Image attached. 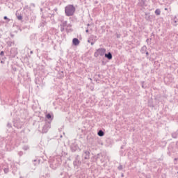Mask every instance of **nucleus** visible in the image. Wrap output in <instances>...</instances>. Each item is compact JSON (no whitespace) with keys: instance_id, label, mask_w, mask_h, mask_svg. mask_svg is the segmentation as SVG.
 I'll list each match as a JSON object with an SVG mask.
<instances>
[{"instance_id":"21","label":"nucleus","mask_w":178,"mask_h":178,"mask_svg":"<svg viewBox=\"0 0 178 178\" xmlns=\"http://www.w3.org/2000/svg\"><path fill=\"white\" fill-rule=\"evenodd\" d=\"M7 127H8V129H12V123H10V122H8L7 123Z\"/></svg>"},{"instance_id":"46","label":"nucleus","mask_w":178,"mask_h":178,"mask_svg":"<svg viewBox=\"0 0 178 178\" xmlns=\"http://www.w3.org/2000/svg\"><path fill=\"white\" fill-rule=\"evenodd\" d=\"M95 3H98V1H95Z\"/></svg>"},{"instance_id":"12","label":"nucleus","mask_w":178,"mask_h":178,"mask_svg":"<svg viewBox=\"0 0 178 178\" xmlns=\"http://www.w3.org/2000/svg\"><path fill=\"white\" fill-rule=\"evenodd\" d=\"M46 118H47V119H48V120H50L51 122H52V120H54V115L53 114L47 113V114H46Z\"/></svg>"},{"instance_id":"5","label":"nucleus","mask_w":178,"mask_h":178,"mask_svg":"<svg viewBox=\"0 0 178 178\" xmlns=\"http://www.w3.org/2000/svg\"><path fill=\"white\" fill-rule=\"evenodd\" d=\"M14 127L16 129H22L23 127V122L20 121V119H14L13 120Z\"/></svg>"},{"instance_id":"6","label":"nucleus","mask_w":178,"mask_h":178,"mask_svg":"<svg viewBox=\"0 0 178 178\" xmlns=\"http://www.w3.org/2000/svg\"><path fill=\"white\" fill-rule=\"evenodd\" d=\"M51 129V122H46L42 127V133H48V131Z\"/></svg>"},{"instance_id":"20","label":"nucleus","mask_w":178,"mask_h":178,"mask_svg":"<svg viewBox=\"0 0 178 178\" xmlns=\"http://www.w3.org/2000/svg\"><path fill=\"white\" fill-rule=\"evenodd\" d=\"M154 13H155V15H156L157 16H159V15H161V10H160L159 8L156 9Z\"/></svg>"},{"instance_id":"19","label":"nucleus","mask_w":178,"mask_h":178,"mask_svg":"<svg viewBox=\"0 0 178 178\" xmlns=\"http://www.w3.org/2000/svg\"><path fill=\"white\" fill-rule=\"evenodd\" d=\"M8 47H12V45H15V42H12V41H8L6 42Z\"/></svg>"},{"instance_id":"40","label":"nucleus","mask_w":178,"mask_h":178,"mask_svg":"<svg viewBox=\"0 0 178 178\" xmlns=\"http://www.w3.org/2000/svg\"><path fill=\"white\" fill-rule=\"evenodd\" d=\"M149 106H152L153 108L154 106H152L151 104L149 103Z\"/></svg>"},{"instance_id":"35","label":"nucleus","mask_w":178,"mask_h":178,"mask_svg":"<svg viewBox=\"0 0 178 178\" xmlns=\"http://www.w3.org/2000/svg\"><path fill=\"white\" fill-rule=\"evenodd\" d=\"M67 27H71V26H72V24H67Z\"/></svg>"},{"instance_id":"25","label":"nucleus","mask_w":178,"mask_h":178,"mask_svg":"<svg viewBox=\"0 0 178 178\" xmlns=\"http://www.w3.org/2000/svg\"><path fill=\"white\" fill-rule=\"evenodd\" d=\"M22 149H24V151H27V149H29V146H24Z\"/></svg>"},{"instance_id":"2","label":"nucleus","mask_w":178,"mask_h":178,"mask_svg":"<svg viewBox=\"0 0 178 178\" xmlns=\"http://www.w3.org/2000/svg\"><path fill=\"white\" fill-rule=\"evenodd\" d=\"M106 52V49L105 48H99L96 49L95 52L94 53V57L98 58V56H104Z\"/></svg>"},{"instance_id":"1","label":"nucleus","mask_w":178,"mask_h":178,"mask_svg":"<svg viewBox=\"0 0 178 178\" xmlns=\"http://www.w3.org/2000/svg\"><path fill=\"white\" fill-rule=\"evenodd\" d=\"M65 16L68 17L70 16H74V13H76V7L73 4H68L65 7Z\"/></svg>"},{"instance_id":"14","label":"nucleus","mask_w":178,"mask_h":178,"mask_svg":"<svg viewBox=\"0 0 178 178\" xmlns=\"http://www.w3.org/2000/svg\"><path fill=\"white\" fill-rule=\"evenodd\" d=\"M97 135L99 136V137H104V136H105V132H104V131H102V129L99 130V131L97 132Z\"/></svg>"},{"instance_id":"22","label":"nucleus","mask_w":178,"mask_h":178,"mask_svg":"<svg viewBox=\"0 0 178 178\" xmlns=\"http://www.w3.org/2000/svg\"><path fill=\"white\" fill-rule=\"evenodd\" d=\"M118 170H123V165H120L118 167Z\"/></svg>"},{"instance_id":"47","label":"nucleus","mask_w":178,"mask_h":178,"mask_svg":"<svg viewBox=\"0 0 178 178\" xmlns=\"http://www.w3.org/2000/svg\"><path fill=\"white\" fill-rule=\"evenodd\" d=\"M149 39H147L146 41L148 42Z\"/></svg>"},{"instance_id":"32","label":"nucleus","mask_w":178,"mask_h":178,"mask_svg":"<svg viewBox=\"0 0 178 178\" xmlns=\"http://www.w3.org/2000/svg\"><path fill=\"white\" fill-rule=\"evenodd\" d=\"M10 37H11V38H13L15 37V34L10 33Z\"/></svg>"},{"instance_id":"42","label":"nucleus","mask_w":178,"mask_h":178,"mask_svg":"<svg viewBox=\"0 0 178 178\" xmlns=\"http://www.w3.org/2000/svg\"><path fill=\"white\" fill-rule=\"evenodd\" d=\"M21 133H24V130L21 131Z\"/></svg>"},{"instance_id":"38","label":"nucleus","mask_w":178,"mask_h":178,"mask_svg":"<svg viewBox=\"0 0 178 178\" xmlns=\"http://www.w3.org/2000/svg\"><path fill=\"white\" fill-rule=\"evenodd\" d=\"M98 156H99V154H98L97 155V157H96L97 159H98Z\"/></svg>"},{"instance_id":"13","label":"nucleus","mask_w":178,"mask_h":178,"mask_svg":"<svg viewBox=\"0 0 178 178\" xmlns=\"http://www.w3.org/2000/svg\"><path fill=\"white\" fill-rule=\"evenodd\" d=\"M145 19L147 22L151 20V15H149V13H145Z\"/></svg>"},{"instance_id":"39","label":"nucleus","mask_w":178,"mask_h":178,"mask_svg":"<svg viewBox=\"0 0 178 178\" xmlns=\"http://www.w3.org/2000/svg\"><path fill=\"white\" fill-rule=\"evenodd\" d=\"M37 159L33 160V162H37Z\"/></svg>"},{"instance_id":"24","label":"nucleus","mask_w":178,"mask_h":178,"mask_svg":"<svg viewBox=\"0 0 178 178\" xmlns=\"http://www.w3.org/2000/svg\"><path fill=\"white\" fill-rule=\"evenodd\" d=\"M144 81H142L141 82V84H142V88H147V86H145V85L144 84Z\"/></svg>"},{"instance_id":"18","label":"nucleus","mask_w":178,"mask_h":178,"mask_svg":"<svg viewBox=\"0 0 178 178\" xmlns=\"http://www.w3.org/2000/svg\"><path fill=\"white\" fill-rule=\"evenodd\" d=\"M60 26V27H66V26H67V21L62 22V23Z\"/></svg>"},{"instance_id":"16","label":"nucleus","mask_w":178,"mask_h":178,"mask_svg":"<svg viewBox=\"0 0 178 178\" xmlns=\"http://www.w3.org/2000/svg\"><path fill=\"white\" fill-rule=\"evenodd\" d=\"M146 51H147V46L142 47V48L140 49L141 54H145Z\"/></svg>"},{"instance_id":"34","label":"nucleus","mask_w":178,"mask_h":178,"mask_svg":"<svg viewBox=\"0 0 178 178\" xmlns=\"http://www.w3.org/2000/svg\"><path fill=\"white\" fill-rule=\"evenodd\" d=\"M145 54H146L147 56H148V55H149V53L148 51H145Z\"/></svg>"},{"instance_id":"9","label":"nucleus","mask_w":178,"mask_h":178,"mask_svg":"<svg viewBox=\"0 0 178 178\" xmlns=\"http://www.w3.org/2000/svg\"><path fill=\"white\" fill-rule=\"evenodd\" d=\"M72 44L73 45H74L75 47H77V45L80 44V40H79V39L77 38H74L72 40Z\"/></svg>"},{"instance_id":"45","label":"nucleus","mask_w":178,"mask_h":178,"mask_svg":"<svg viewBox=\"0 0 178 178\" xmlns=\"http://www.w3.org/2000/svg\"><path fill=\"white\" fill-rule=\"evenodd\" d=\"M121 149H123V146L121 147Z\"/></svg>"},{"instance_id":"41","label":"nucleus","mask_w":178,"mask_h":178,"mask_svg":"<svg viewBox=\"0 0 178 178\" xmlns=\"http://www.w3.org/2000/svg\"><path fill=\"white\" fill-rule=\"evenodd\" d=\"M121 176H122V177H124V174H122Z\"/></svg>"},{"instance_id":"23","label":"nucleus","mask_w":178,"mask_h":178,"mask_svg":"<svg viewBox=\"0 0 178 178\" xmlns=\"http://www.w3.org/2000/svg\"><path fill=\"white\" fill-rule=\"evenodd\" d=\"M3 170H4V173H9V168H4L3 169Z\"/></svg>"},{"instance_id":"33","label":"nucleus","mask_w":178,"mask_h":178,"mask_svg":"<svg viewBox=\"0 0 178 178\" xmlns=\"http://www.w3.org/2000/svg\"><path fill=\"white\" fill-rule=\"evenodd\" d=\"M3 19H4V20H8V18L7 16H4V17H3Z\"/></svg>"},{"instance_id":"27","label":"nucleus","mask_w":178,"mask_h":178,"mask_svg":"<svg viewBox=\"0 0 178 178\" xmlns=\"http://www.w3.org/2000/svg\"><path fill=\"white\" fill-rule=\"evenodd\" d=\"M177 161H178L177 158L174 159V165H177V162H176Z\"/></svg>"},{"instance_id":"10","label":"nucleus","mask_w":178,"mask_h":178,"mask_svg":"<svg viewBox=\"0 0 178 178\" xmlns=\"http://www.w3.org/2000/svg\"><path fill=\"white\" fill-rule=\"evenodd\" d=\"M70 148H71V151L72 152H76V149H79V145H72Z\"/></svg>"},{"instance_id":"30","label":"nucleus","mask_w":178,"mask_h":178,"mask_svg":"<svg viewBox=\"0 0 178 178\" xmlns=\"http://www.w3.org/2000/svg\"><path fill=\"white\" fill-rule=\"evenodd\" d=\"M18 155H19V156H23V152L22 151L19 152Z\"/></svg>"},{"instance_id":"29","label":"nucleus","mask_w":178,"mask_h":178,"mask_svg":"<svg viewBox=\"0 0 178 178\" xmlns=\"http://www.w3.org/2000/svg\"><path fill=\"white\" fill-rule=\"evenodd\" d=\"M115 35H116L117 38H120V37H122V35L118 34V33H116Z\"/></svg>"},{"instance_id":"50","label":"nucleus","mask_w":178,"mask_h":178,"mask_svg":"<svg viewBox=\"0 0 178 178\" xmlns=\"http://www.w3.org/2000/svg\"><path fill=\"white\" fill-rule=\"evenodd\" d=\"M31 54H33V51H31Z\"/></svg>"},{"instance_id":"8","label":"nucleus","mask_w":178,"mask_h":178,"mask_svg":"<svg viewBox=\"0 0 178 178\" xmlns=\"http://www.w3.org/2000/svg\"><path fill=\"white\" fill-rule=\"evenodd\" d=\"M97 35H91L88 40V42H92V41H97Z\"/></svg>"},{"instance_id":"37","label":"nucleus","mask_w":178,"mask_h":178,"mask_svg":"<svg viewBox=\"0 0 178 178\" xmlns=\"http://www.w3.org/2000/svg\"><path fill=\"white\" fill-rule=\"evenodd\" d=\"M54 10H55V12H57L58 11V8H54Z\"/></svg>"},{"instance_id":"36","label":"nucleus","mask_w":178,"mask_h":178,"mask_svg":"<svg viewBox=\"0 0 178 178\" xmlns=\"http://www.w3.org/2000/svg\"><path fill=\"white\" fill-rule=\"evenodd\" d=\"M88 28H87V29L86 30V33H88Z\"/></svg>"},{"instance_id":"11","label":"nucleus","mask_w":178,"mask_h":178,"mask_svg":"<svg viewBox=\"0 0 178 178\" xmlns=\"http://www.w3.org/2000/svg\"><path fill=\"white\" fill-rule=\"evenodd\" d=\"M104 56L105 58L108 59V60H112V58H113V56H112V53L111 52H108V54H104Z\"/></svg>"},{"instance_id":"3","label":"nucleus","mask_w":178,"mask_h":178,"mask_svg":"<svg viewBox=\"0 0 178 178\" xmlns=\"http://www.w3.org/2000/svg\"><path fill=\"white\" fill-rule=\"evenodd\" d=\"M90 152L88 150H83L81 155L82 162H83V163H86V161H88L90 159Z\"/></svg>"},{"instance_id":"44","label":"nucleus","mask_w":178,"mask_h":178,"mask_svg":"<svg viewBox=\"0 0 178 178\" xmlns=\"http://www.w3.org/2000/svg\"><path fill=\"white\" fill-rule=\"evenodd\" d=\"M1 63H5L3 61H1Z\"/></svg>"},{"instance_id":"7","label":"nucleus","mask_w":178,"mask_h":178,"mask_svg":"<svg viewBox=\"0 0 178 178\" xmlns=\"http://www.w3.org/2000/svg\"><path fill=\"white\" fill-rule=\"evenodd\" d=\"M59 165V162H58L57 160H54V161L50 163V168H51L52 169H56V168H58Z\"/></svg>"},{"instance_id":"4","label":"nucleus","mask_w":178,"mask_h":178,"mask_svg":"<svg viewBox=\"0 0 178 178\" xmlns=\"http://www.w3.org/2000/svg\"><path fill=\"white\" fill-rule=\"evenodd\" d=\"M73 165L75 169H79V167L81 166V160L80 159V156L79 154L75 156Z\"/></svg>"},{"instance_id":"48","label":"nucleus","mask_w":178,"mask_h":178,"mask_svg":"<svg viewBox=\"0 0 178 178\" xmlns=\"http://www.w3.org/2000/svg\"><path fill=\"white\" fill-rule=\"evenodd\" d=\"M62 74H63V72H61Z\"/></svg>"},{"instance_id":"17","label":"nucleus","mask_w":178,"mask_h":178,"mask_svg":"<svg viewBox=\"0 0 178 178\" xmlns=\"http://www.w3.org/2000/svg\"><path fill=\"white\" fill-rule=\"evenodd\" d=\"M15 16L17 19V20H23V16L22 15H18L17 13H15Z\"/></svg>"},{"instance_id":"49","label":"nucleus","mask_w":178,"mask_h":178,"mask_svg":"<svg viewBox=\"0 0 178 178\" xmlns=\"http://www.w3.org/2000/svg\"><path fill=\"white\" fill-rule=\"evenodd\" d=\"M88 26H90V24H88Z\"/></svg>"},{"instance_id":"15","label":"nucleus","mask_w":178,"mask_h":178,"mask_svg":"<svg viewBox=\"0 0 178 178\" xmlns=\"http://www.w3.org/2000/svg\"><path fill=\"white\" fill-rule=\"evenodd\" d=\"M171 136H172V138H177V137H178V130L175 132H172L171 134Z\"/></svg>"},{"instance_id":"26","label":"nucleus","mask_w":178,"mask_h":178,"mask_svg":"<svg viewBox=\"0 0 178 178\" xmlns=\"http://www.w3.org/2000/svg\"><path fill=\"white\" fill-rule=\"evenodd\" d=\"M60 31L61 33H63L65 31V26H60Z\"/></svg>"},{"instance_id":"28","label":"nucleus","mask_w":178,"mask_h":178,"mask_svg":"<svg viewBox=\"0 0 178 178\" xmlns=\"http://www.w3.org/2000/svg\"><path fill=\"white\" fill-rule=\"evenodd\" d=\"M5 55V52L3 51H1L0 52V56H3Z\"/></svg>"},{"instance_id":"43","label":"nucleus","mask_w":178,"mask_h":178,"mask_svg":"<svg viewBox=\"0 0 178 178\" xmlns=\"http://www.w3.org/2000/svg\"><path fill=\"white\" fill-rule=\"evenodd\" d=\"M62 77H64V75H61L60 78L62 79Z\"/></svg>"},{"instance_id":"31","label":"nucleus","mask_w":178,"mask_h":178,"mask_svg":"<svg viewBox=\"0 0 178 178\" xmlns=\"http://www.w3.org/2000/svg\"><path fill=\"white\" fill-rule=\"evenodd\" d=\"M95 42H97V41H92V42H89V44H90L91 45H94V44H95Z\"/></svg>"}]
</instances>
